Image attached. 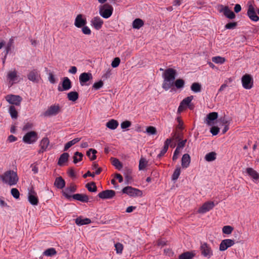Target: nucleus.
I'll return each mask as SVG.
<instances>
[{"instance_id": "obj_53", "label": "nucleus", "mask_w": 259, "mask_h": 259, "mask_svg": "<svg viewBox=\"0 0 259 259\" xmlns=\"http://www.w3.org/2000/svg\"><path fill=\"white\" fill-rule=\"evenodd\" d=\"M233 230V227L230 226H225L223 229V233L226 234H230Z\"/></svg>"}, {"instance_id": "obj_45", "label": "nucleus", "mask_w": 259, "mask_h": 259, "mask_svg": "<svg viewBox=\"0 0 259 259\" xmlns=\"http://www.w3.org/2000/svg\"><path fill=\"white\" fill-rule=\"evenodd\" d=\"M148 164V161L147 160L141 157L139 161V170H144L146 167L147 166Z\"/></svg>"}, {"instance_id": "obj_31", "label": "nucleus", "mask_w": 259, "mask_h": 259, "mask_svg": "<svg viewBox=\"0 0 259 259\" xmlns=\"http://www.w3.org/2000/svg\"><path fill=\"white\" fill-rule=\"evenodd\" d=\"M69 155L68 153L65 152L62 154L58 160V164L62 166L64 163L68 161Z\"/></svg>"}, {"instance_id": "obj_16", "label": "nucleus", "mask_w": 259, "mask_h": 259, "mask_svg": "<svg viewBox=\"0 0 259 259\" xmlns=\"http://www.w3.org/2000/svg\"><path fill=\"white\" fill-rule=\"evenodd\" d=\"M235 244L234 240L230 239H226L223 240L219 246V249L220 251H225L227 250L229 247H231Z\"/></svg>"}, {"instance_id": "obj_37", "label": "nucleus", "mask_w": 259, "mask_h": 259, "mask_svg": "<svg viewBox=\"0 0 259 259\" xmlns=\"http://www.w3.org/2000/svg\"><path fill=\"white\" fill-rule=\"evenodd\" d=\"M67 98L69 101L75 102L78 98V94L76 92H70L67 94Z\"/></svg>"}, {"instance_id": "obj_28", "label": "nucleus", "mask_w": 259, "mask_h": 259, "mask_svg": "<svg viewBox=\"0 0 259 259\" xmlns=\"http://www.w3.org/2000/svg\"><path fill=\"white\" fill-rule=\"evenodd\" d=\"M190 157L188 154H185L183 155L182 158V166L183 168H187L190 163Z\"/></svg>"}, {"instance_id": "obj_20", "label": "nucleus", "mask_w": 259, "mask_h": 259, "mask_svg": "<svg viewBox=\"0 0 259 259\" xmlns=\"http://www.w3.org/2000/svg\"><path fill=\"white\" fill-rule=\"evenodd\" d=\"M218 117V114L217 112H213L209 113L207 115L204 122L207 125L209 126L212 125L213 124V121L217 119Z\"/></svg>"}, {"instance_id": "obj_63", "label": "nucleus", "mask_w": 259, "mask_h": 259, "mask_svg": "<svg viewBox=\"0 0 259 259\" xmlns=\"http://www.w3.org/2000/svg\"><path fill=\"white\" fill-rule=\"evenodd\" d=\"M82 27V31L84 34L89 35L91 33V30L89 27L85 25Z\"/></svg>"}, {"instance_id": "obj_24", "label": "nucleus", "mask_w": 259, "mask_h": 259, "mask_svg": "<svg viewBox=\"0 0 259 259\" xmlns=\"http://www.w3.org/2000/svg\"><path fill=\"white\" fill-rule=\"evenodd\" d=\"M50 141L48 138H44L40 141L39 146L40 149L39 151V153H42L46 151L49 145Z\"/></svg>"}, {"instance_id": "obj_39", "label": "nucleus", "mask_w": 259, "mask_h": 259, "mask_svg": "<svg viewBox=\"0 0 259 259\" xmlns=\"http://www.w3.org/2000/svg\"><path fill=\"white\" fill-rule=\"evenodd\" d=\"M217 154L214 152H211L206 154L205 156V160L206 161L210 162L214 161L216 159Z\"/></svg>"}, {"instance_id": "obj_36", "label": "nucleus", "mask_w": 259, "mask_h": 259, "mask_svg": "<svg viewBox=\"0 0 259 259\" xmlns=\"http://www.w3.org/2000/svg\"><path fill=\"white\" fill-rule=\"evenodd\" d=\"M144 25V21L139 18L136 19L133 22V27L139 29Z\"/></svg>"}, {"instance_id": "obj_5", "label": "nucleus", "mask_w": 259, "mask_h": 259, "mask_svg": "<svg viewBox=\"0 0 259 259\" xmlns=\"http://www.w3.org/2000/svg\"><path fill=\"white\" fill-rule=\"evenodd\" d=\"M193 99V96H190L184 99L180 103V104L178 109V113H180L184 111L187 107H188L190 109H193V106L190 104L191 101Z\"/></svg>"}, {"instance_id": "obj_6", "label": "nucleus", "mask_w": 259, "mask_h": 259, "mask_svg": "<svg viewBox=\"0 0 259 259\" xmlns=\"http://www.w3.org/2000/svg\"><path fill=\"white\" fill-rule=\"evenodd\" d=\"M38 139V136L36 132L30 131L27 133L23 137V141L27 144L34 143Z\"/></svg>"}, {"instance_id": "obj_2", "label": "nucleus", "mask_w": 259, "mask_h": 259, "mask_svg": "<svg viewBox=\"0 0 259 259\" xmlns=\"http://www.w3.org/2000/svg\"><path fill=\"white\" fill-rule=\"evenodd\" d=\"M1 178L4 183L10 186L16 185L19 181L17 172L12 170L5 172L1 176Z\"/></svg>"}, {"instance_id": "obj_61", "label": "nucleus", "mask_w": 259, "mask_h": 259, "mask_svg": "<svg viewBox=\"0 0 259 259\" xmlns=\"http://www.w3.org/2000/svg\"><path fill=\"white\" fill-rule=\"evenodd\" d=\"M48 79H49V81L52 84H54L56 82V78H55L54 75L52 73H49Z\"/></svg>"}, {"instance_id": "obj_64", "label": "nucleus", "mask_w": 259, "mask_h": 259, "mask_svg": "<svg viewBox=\"0 0 259 259\" xmlns=\"http://www.w3.org/2000/svg\"><path fill=\"white\" fill-rule=\"evenodd\" d=\"M181 152V150L176 149L175 150L173 156H172V160L173 161H176L179 157V155Z\"/></svg>"}, {"instance_id": "obj_8", "label": "nucleus", "mask_w": 259, "mask_h": 259, "mask_svg": "<svg viewBox=\"0 0 259 259\" xmlns=\"http://www.w3.org/2000/svg\"><path fill=\"white\" fill-rule=\"evenodd\" d=\"M5 99L9 104L16 106H19L22 100L20 96L15 95H8Z\"/></svg>"}, {"instance_id": "obj_1", "label": "nucleus", "mask_w": 259, "mask_h": 259, "mask_svg": "<svg viewBox=\"0 0 259 259\" xmlns=\"http://www.w3.org/2000/svg\"><path fill=\"white\" fill-rule=\"evenodd\" d=\"M176 74V70L172 68H168L164 71L162 74L163 78L162 88L164 90L167 91L173 87Z\"/></svg>"}, {"instance_id": "obj_48", "label": "nucleus", "mask_w": 259, "mask_h": 259, "mask_svg": "<svg viewBox=\"0 0 259 259\" xmlns=\"http://www.w3.org/2000/svg\"><path fill=\"white\" fill-rule=\"evenodd\" d=\"M225 59L221 56H216L212 58V61L216 64H222L225 62Z\"/></svg>"}, {"instance_id": "obj_54", "label": "nucleus", "mask_w": 259, "mask_h": 259, "mask_svg": "<svg viewBox=\"0 0 259 259\" xmlns=\"http://www.w3.org/2000/svg\"><path fill=\"white\" fill-rule=\"evenodd\" d=\"M11 193L15 199H18L20 197V193L16 188H12L11 190Z\"/></svg>"}, {"instance_id": "obj_14", "label": "nucleus", "mask_w": 259, "mask_h": 259, "mask_svg": "<svg viewBox=\"0 0 259 259\" xmlns=\"http://www.w3.org/2000/svg\"><path fill=\"white\" fill-rule=\"evenodd\" d=\"M93 79L92 73L89 72H83L80 74L79 77L80 84L81 86L89 85L87 83L88 81Z\"/></svg>"}, {"instance_id": "obj_18", "label": "nucleus", "mask_w": 259, "mask_h": 259, "mask_svg": "<svg viewBox=\"0 0 259 259\" xmlns=\"http://www.w3.org/2000/svg\"><path fill=\"white\" fill-rule=\"evenodd\" d=\"M115 195V192L112 190L103 191L98 194V196L101 199H111Z\"/></svg>"}, {"instance_id": "obj_42", "label": "nucleus", "mask_w": 259, "mask_h": 259, "mask_svg": "<svg viewBox=\"0 0 259 259\" xmlns=\"http://www.w3.org/2000/svg\"><path fill=\"white\" fill-rule=\"evenodd\" d=\"M83 154L79 152H75L73 156V162L74 163H77V162L81 161L82 159Z\"/></svg>"}, {"instance_id": "obj_49", "label": "nucleus", "mask_w": 259, "mask_h": 259, "mask_svg": "<svg viewBox=\"0 0 259 259\" xmlns=\"http://www.w3.org/2000/svg\"><path fill=\"white\" fill-rule=\"evenodd\" d=\"M174 84L177 89H182L184 87L185 81L182 79H178L175 81H174Z\"/></svg>"}, {"instance_id": "obj_41", "label": "nucleus", "mask_w": 259, "mask_h": 259, "mask_svg": "<svg viewBox=\"0 0 259 259\" xmlns=\"http://www.w3.org/2000/svg\"><path fill=\"white\" fill-rule=\"evenodd\" d=\"M97 151L94 149H90L87 152V155L89 157L91 160H94L96 159V154L97 153Z\"/></svg>"}, {"instance_id": "obj_30", "label": "nucleus", "mask_w": 259, "mask_h": 259, "mask_svg": "<svg viewBox=\"0 0 259 259\" xmlns=\"http://www.w3.org/2000/svg\"><path fill=\"white\" fill-rule=\"evenodd\" d=\"M91 221L90 219L88 218H82L81 217H78L75 219V223L78 226H82L84 225H87L90 224Z\"/></svg>"}, {"instance_id": "obj_59", "label": "nucleus", "mask_w": 259, "mask_h": 259, "mask_svg": "<svg viewBox=\"0 0 259 259\" xmlns=\"http://www.w3.org/2000/svg\"><path fill=\"white\" fill-rule=\"evenodd\" d=\"M237 26V23L236 22H230L228 24H227L225 25V28L227 29H234Z\"/></svg>"}, {"instance_id": "obj_35", "label": "nucleus", "mask_w": 259, "mask_h": 259, "mask_svg": "<svg viewBox=\"0 0 259 259\" xmlns=\"http://www.w3.org/2000/svg\"><path fill=\"white\" fill-rule=\"evenodd\" d=\"M195 254L192 252L187 251L181 254L179 256V259H192Z\"/></svg>"}, {"instance_id": "obj_15", "label": "nucleus", "mask_w": 259, "mask_h": 259, "mask_svg": "<svg viewBox=\"0 0 259 259\" xmlns=\"http://www.w3.org/2000/svg\"><path fill=\"white\" fill-rule=\"evenodd\" d=\"M246 173L252 179V181L257 183L259 180V173L251 167H247L245 170Z\"/></svg>"}, {"instance_id": "obj_19", "label": "nucleus", "mask_w": 259, "mask_h": 259, "mask_svg": "<svg viewBox=\"0 0 259 259\" xmlns=\"http://www.w3.org/2000/svg\"><path fill=\"white\" fill-rule=\"evenodd\" d=\"M87 23L86 18L82 15L78 14L75 18L74 25L78 28L84 26Z\"/></svg>"}, {"instance_id": "obj_55", "label": "nucleus", "mask_w": 259, "mask_h": 259, "mask_svg": "<svg viewBox=\"0 0 259 259\" xmlns=\"http://www.w3.org/2000/svg\"><path fill=\"white\" fill-rule=\"evenodd\" d=\"M132 125L131 122L128 120H125L121 122L120 126L122 130L126 129L130 127Z\"/></svg>"}, {"instance_id": "obj_23", "label": "nucleus", "mask_w": 259, "mask_h": 259, "mask_svg": "<svg viewBox=\"0 0 259 259\" xmlns=\"http://www.w3.org/2000/svg\"><path fill=\"white\" fill-rule=\"evenodd\" d=\"M7 79L11 83V85L15 83L17 78V72L15 69L9 71L7 75Z\"/></svg>"}, {"instance_id": "obj_34", "label": "nucleus", "mask_w": 259, "mask_h": 259, "mask_svg": "<svg viewBox=\"0 0 259 259\" xmlns=\"http://www.w3.org/2000/svg\"><path fill=\"white\" fill-rule=\"evenodd\" d=\"M81 140L80 138H77L73 139L72 140L67 142L64 146V151H67L70 147L78 143Z\"/></svg>"}, {"instance_id": "obj_52", "label": "nucleus", "mask_w": 259, "mask_h": 259, "mask_svg": "<svg viewBox=\"0 0 259 259\" xmlns=\"http://www.w3.org/2000/svg\"><path fill=\"white\" fill-rule=\"evenodd\" d=\"M146 133L149 135H155L157 133L156 129L155 127L150 126H148L146 128Z\"/></svg>"}, {"instance_id": "obj_22", "label": "nucleus", "mask_w": 259, "mask_h": 259, "mask_svg": "<svg viewBox=\"0 0 259 259\" xmlns=\"http://www.w3.org/2000/svg\"><path fill=\"white\" fill-rule=\"evenodd\" d=\"M28 79L33 82H38L40 77L38 72L36 69H33L27 75Z\"/></svg>"}, {"instance_id": "obj_46", "label": "nucleus", "mask_w": 259, "mask_h": 259, "mask_svg": "<svg viewBox=\"0 0 259 259\" xmlns=\"http://www.w3.org/2000/svg\"><path fill=\"white\" fill-rule=\"evenodd\" d=\"M85 187L90 192H96L97 191V186L94 182L88 183Z\"/></svg>"}, {"instance_id": "obj_17", "label": "nucleus", "mask_w": 259, "mask_h": 259, "mask_svg": "<svg viewBox=\"0 0 259 259\" xmlns=\"http://www.w3.org/2000/svg\"><path fill=\"white\" fill-rule=\"evenodd\" d=\"M103 20L99 16L94 17L91 21L92 26L96 30L100 29L103 26Z\"/></svg>"}, {"instance_id": "obj_25", "label": "nucleus", "mask_w": 259, "mask_h": 259, "mask_svg": "<svg viewBox=\"0 0 259 259\" xmlns=\"http://www.w3.org/2000/svg\"><path fill=\"white\" fill-rule=\"evenodd\" d=\"M72 197L74 199L82 202H88L89 201V197L85 194L77 193L73 195Z\"/></svg>"}, {"instance_id": "obj_3", "label": "nucleus", "mask_w": 259, "mask_h": 259, "mask_svg": "<svg viewBox=\"0 0 259 259\" xmlns=\"http://www.w3.org/2000/svg\"><path fill=\"white\" fill-rule=\"evenodd\" d=\"M113 12V7L108 4H104L99 7V13L100 15L105 19H108L111 16Z\"/></svg>"}, {"instance_id": "obj_11", "label": "nucleus", "mask_w": 259, "mask_h": 259, "mask_svg": "<svg viewBox=\"0 0 259 259\" xmlns=\"http://www.w3.org/2000/svg\"><path fill=\"white\" fill-rule=\"evenodd\" d=\"M247 15L252 21L257 22L259 20V17L257 15L255 8L251 4L248 6Z\"/></svg>"}, {"instance_id": "obj_27", "label": "nucleus", "mask_w": 259, "mask_h": 259, "mask_svg": "<svg viewBox=\"0 0 259 259\" xmlns=\"http://www.w3.org/2000/svg\"><path fill=\"white\" fill-rule=\"evenodd\" d=\"M76 186L74 185H70L69 187L66 188L65 190L63 191V195L66 198H69L71 197L70 194L71 193L74 192L76 191Z\"/></svg>"}, {"instance_id": "obj_60", "label": "nucleus", "mask_w": 259, "mask_h": 259, "mask_svg": "<svg viewBox=\"0 0 259 259\" xmlns=\"http://www.w3.org/2000/svg\"><path fill=\"white\" fill-rule=\"evenodd\" d=\"M220 131V129L219 127L217 126H212L210 129V133L213 136L217 135Z\"/></svg>"}, {"instance_id": "obj_4", "label": "nucleus", "mask_w": 259, "mask_h": 259, "mask_svg": "<svg viewBox=\"0 0 259 259\" xmlns=\"http://www.w3.org/2000/svg\"><path fill=\"white\" fill-rule=\"evenodd\" d=\"M61 111V107L58 104H55L49 106L48 109L41 114V116L46 117L56 116Z\"/></svg>"}, {"instance_id": "obj_62", "label": "nucleus", "mask_w": 259, "mask_h": 259, "mask_svg": "<svg viewBox=\"0 0 259 259\" xmlns=\"http://www.w3.org/2000/svg\"><path fill=\"white\" fill-rule=\"evenodd\" d=\"M186 142H187L186 140H183V141L180 142L178 143V146L176 148L180 150H181V149H182L184 148V147L185 146Z\"/></svg>"}, {"instance_id": "obj_43", "label": "nucleus", "mask_w": 259, "mask_h": 259, "mask_svg": "<svg viewBox=\"0 0 259 259\" xmlns=\"http://www.w3.org/2000/svg\"><path fill=\"white\" fill-rule=\"evenodd\" d=\"M112 164L116 168L120 170L122 167V164L121 162L116 158H111Z\"/></svg>"}, {"instance_id": "obj_58", "label": "nucleus", "mask_w": 259, "mask_h": 259, "mask_svg": "<svg viewBox=\"0 0 259 259\" xmlns=\"http://www.w3.org/2000/svg\"><path fill=\"white\" fill-rule=\"evenodd\" d=\"M13 43V38H10V40H9V42L7 45V46L6 47V48H5L7 54H8L9 52L10 51V50L11 49V47H12V45Z\"/></svg>"}, {"instance_id": "obj_38", "label": "nucleus", "mask_w": 259, "mask_h": 259, "mask_svg": "<svg viewBox=\"0 0 259 259\" xmlns=\"http://www.w3.org/2000/svg\"><path fill=\"white\" fill-rule=\"evenodd\" d=\"M9 113L12 119H16L18 117V112L14 106H10L9 108Z\"/></svg>"}, {"instance_id": "obj_50", "label": "nucleus", "mask_w": 259, "mask_h": 259, "mask_svg": "<svg viewBox=\"0 0 259 259\" xmlns=\"http://www.w3.org/2000/svg\"><path fill=\"white\" fill-rule=\"evenodd\" d=\"M233 79L232 78H229L228 79L225 80L224 83L222 84L220 88L219 89V92H221L224 91L225 88L229 86V84L231 83Z\"/></svg>"}, {"instance_id": "obj_47", "label": "nucleus", "mask_w": 259, "mask_h": 259, "mask_svg": "<svg viewBox=\"0 0 259 259\" xmlns=\"http://www.w3.org/2000/svg\"><path fill=\"white\" fill-rule=\"evenodd\" d=\"M180 173H181V168L180 167V166H177L176 168L175 169L173 174H172V180H174V181H176L177 180L180 175Z\"/></svg>"}, {"instance_id": "obj_7", "label": "nucleus", "mask_w": 259, "mask_h": 259, "mask_svg": "<svg viewBox=\"0 0 259 259\" xmlns=\"http://www.w3.org/2000/svg\"><path fill=\"white\" fill-rule=\"evenodd\" d=\"M122 192L123 193L126 194L132 197L140 196L142 194V192L140 190L130 186L124 187L122 189Z\"/></svg>"}, {"instance_id": "obj_33", "label": "nucleus", "mask_w": 259, "mask_h": 259, "mask_svg": "<svg viewBox=\"0 0 259 259\" xmlns=\"http://www.w3.org/2000/svg\"><path fill=\"white\" fill-rule=\"evenodd\" d=\"M223 12L224 15L228 18L233 19L235 17L234 12L230 10L228 7H225L223 10Z\"/></svg>"}, {"instance_id": "obj_32", "label": "nucleus", "mask_w": 259, "mask_h": 259, "mask_svg": "<svg viewBox=\"0 0 259 259\" xmlns=\"http://www.w3.org/2000/svg\"><path fill=\"white\" fill-rule=\"evenodd\" d=\"M118 122L116 120L113 119L110 120L106 124V126L108 128L112 130H115L118 127Z\"/></svg>"}, {"instance_id": "obj_29", "label": "nucleus", "mask_w": 259, "mask_h": 259, "mask_svg": "<svg viewBox=\"0 0 259 259\" xmlns=\"http://www.w3.org/2000/svg\"><path fill=\"white\" fill-rule=\"evenodd\" d=\"M54 185L57 188L62 189L65 186V182L61 177H59L56 179L54 182Z\"/></svg>"}, {"instance_id": "obj_13", "label": "nucleus", "mask_w": 259, "mask_h": 259, "mask_svg": "<svg viewBox=\"0 0 259 259\" xmlns=\"http://www.w3.org/2000/svg\"><path fill=\"white\" fill-rule=\"evenodd\" d=\"M28 200L32 205H37L38 203V199L36 193L33 189L29 190L28 194Z\"/></svg>"}, {"instance_id": "obj_12", "label": "nucleus", "mask_w": 259, "mask_h": 259, "mask_svg": "<svg viewBox=\"0 0 259 259\" xmlns=\"http://www.w3.org/2000/svg\"><path fill=\"white\" fill-rule=\"evenodd\" d=\"M215 204L213 201H207L205 202L198 210L199 213L204 214L212 209Z\"/></svg>"}, {"instance_id": "obj_10", "label": "nucleus", "mask_w": 259, "mask_h": 259, "mask_svg": "<svg viewBox=\"0 0 259 259\" xmlns=\"http://www.w3.org/2000/svg\"><path fill=\"white\" fill-rule=\"evenodd\" d=\"M243 87L247 90L250 89L253 86V80L251 76L249 74L243 75L241 79Z\"/></svg>"}, {"instance_id": "obj_57", "label": "nucleus", "mask_w": 259, "mask_h": 259, "mask_svg": "<svg viewBox=\"0 0 259 259\" xmlns=\"http://www.w3.org/2000/svg\"><path fill=\"white\" fill-rule=\"evenodd\" d=\"M120 60L119 58L116 57L114 59L111 63V66L113 68L118 67L120 64Z\"/></svg>"}, {"instance_id": "obj_40", "label": "nucleus", "mask_w": 259, "mask_h": 259, "mask_svg": "<svg viewBox=\"0 0 259 259\" xmlns=\"http://www.w3.org/2000/svg\"><path fill=\"white\" fill-rule=\"evenodd\" d=\"M191 90L194 93H199L201 91V85L198 82H194L191 86Z\"/></svg>"}, {"instance_id": "obj_56", "label": "nucleus", "mask_w": 259, "mask_h": 259, "mask_svg": "<svg viewBox=\"0 0 259 259\" xmlns=\"http://www.w3.org/2000/svg\"><path fill=\"white\" fill-rule=\"evenodd\" d=\"M103 82L102 80H100L98 82H96L94 83L93 88L95 90H99L103 86Z\"/></svg>"}, {"instance_id": "obj_51", "label": "nucleus", "mask_w": 259, "mask_h": 259, "mask_svg": "<svg viewBox=\"0 0 259 259\" xmlns=\"http://www.w3.org/2000/svg\"><path fill=\"white\" fill-rule=\"evenodd\" d=\"M116 252L117 254H121L123 249V245L120 243H116L114 245Z\"/></svg>"}, {"instance_id": "obj_44", "label": "nucleus", "mask_w": 259, "mask_h": 259, "mask_svg": "<svg viewBox=\"0 0 259 259\" xmlns=\"http://www.w3.org/2000/svg\"><path fill=\"white\" fill-rule=\"evenodd\" d=\"M57 251L54 248H50L43 252V255L47 256H52L56 254Z\"/></svg>"}, {"instance_id": "obj_21", "label": "nucleus", "mask_w": 259, "mask_h": 259, "mask_svg": "<svg viewBox=\"0 0 259 259\" xmlns=\"http://www.w3.org/2000/svg\"><path fill=\"white\" fill-rule=\"evenodd\" d=\"M71 88V82L70 79L67 77H65L63 78L62 81V88L58 87V90L60 92L64 91H68Z\"/></svg>"}, {"instance_id": "obj_26", "label": "nucleus", "mask_w": 259, "mask_h": 259, "mask_svg": "<svg viewBox=\"0 0 259 259\" xmlns=\"http://www.w3.org/2000/svg\"><path fill=\"white\" fill-rule=\"evenodd\" d=\"M172 142L171 139H167L164 144V146L162 150L160 151V153L157 155V157L160 158L163 156L164 154L167 152L168 146Z\"/></svg>"}, {"instance_id": "obj_9", "label": "nucleus", "mask_w": 259, "mask_h": 259, "mask_svg": "<svg viewBox=\"0 0 259 259\" xmlns=\"http://www.w3.org/2000/svg\"><path fill=\"white\" fill-rule=\"evenodd\" d=\"M200 250L201 254L204 257L210 258L213 255V251L206 243H202L200 246Z\"/></svg>"}]
</instances>
